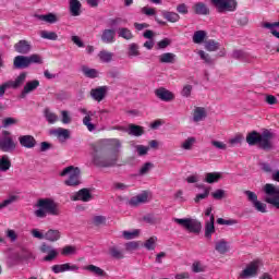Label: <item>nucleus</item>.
I'll return each mask as SVG.
<instances>
[{"instance_id":"nucleus-1","label":"nucleus","mask_w":279,"mask_h":279,"mask_svg":"<svg viewBox=\"0 0 279 279\" xmlns=\"http://www.w3.org/2000/svg\"><path fill=\"white\" fill-rule=\"evenodd\" d=\"M274 138H276V134L265 129L262 133L257 131L250 132L246 135V143L251 146L257 145L264 151H271L274 149Z\"/></svg>"},{"instance_id":"nucleus-2","label":"nucleus","mask_w":279,"mask_h":279,"mask_svg":"<svg viewBox=\"0 0 279 279\" xmlns=\"http://www.w3.org/2000/svg\"><path fill=\"white\" fill-rule=\"evenodd\" d=\"M119 160V154L114 153L111 155H106V148L101 146H94V165L102 169L117 167Z\"/></svg>"},{"instance_id":"nucleus-3","label":"nucleus","mask_w":279,"mask_h":279,"mask_svg":"<svg viewBox=\"0 0 279 279\" xmlns=\"http://www.w3.org/2000/svg\"><path fill=\"white\" fill-rule=\"evenodd\" d=\"M36 206L39 209L35 210V216H37L39 219H45L47 215H52L54 217L60 215L58 204L51 198H40Z\"/></svg>"},{"instance_id":"nucleus-4","label":"nucleus","mask_w":279,"mask_h":279,"mask_svg":"<svg viewBox=\"0 0 279 279\" xmlns=\"http://www.w3.org/2000/svg\"><path fill=\"white\" fill-rule=\"evenodd\" d=\"M59 175L61 178H66L68 179L64 181L65 186H80L82 182L80 181V177L82 175V170H80L78 167L74 166H69L64 168Z\"/></svg>"},{"instance_id":"nucleus-5","label":"nucleus","mask_w":279,"mask_h":279,"mask_svg":"<svg viewBox=\"0 0 279 279\" xmlns=\"http://www.w3.org/2000/svg\"><path fill=\"white\" fill-rule=\"evenodd\" d=\"M31 64H43V57L40 54L16 56L13 60L14 69H28Z\"/></svg>"},{"instance_id":"nucleus-6","label":"nucleus","mask_w":279,"mask_h":279,"mask_svg":"<svg viewBox=\"0 0 279 279\" xmlns=\"http://www.w3.org/2000/svg\"><path fill=\"white\" fill-rule=\"evenodd\" d=\"M174 223L181 226L186 232L191 234H199L202 232V222L193 218H174Z\"/></svg>"},{"instance_id":"nucleus-7","label":"nucleus","mask_w":279,"mask_h":279,"mask_svg":"<svg viewBox=\"0 0 279 279\" xmlns=\"http://www.w3.org/2000/svg\"><path fill=\"white\" fill-rule=\"evenodd\" d=\"M264 193L269 196L265 198V202L279 210V187L271 183H267L264 186Z\"/></svg>"},{"instance_id":"nucleus-8","label":"nucleus","mask_w":279,"mask_h":279,"mask_svg":"<svg viewBox=\"0 0 279 279\" xmlns=\"http://www.w3.org/2000/svg\"><path fill=\"white\" fill-rule=\"evenodd\" d=\"M260 270V260H253L239 274L238 279L256 278Z\"/></svg>"},{"instance_id":"nucleus-9","label":"nucleus","mask_w":279,"mask_h":279,"mask_svg":"<svg viewBox=\"0 0 279 279\" xmlns=\"http://www.w3.org/2000/svg\"><path fill=\"white\" fill-rule=\"evenodd\" d=\"M213 5H215L217 12L219 14H223L225 12H234L239 3L236 0H210Z\"/></svg>"},{"instance_id":"nucleus-10","label":"nucleus","mask_w":279,"mask_h":279,"mask_svg":"<svg viewBox=\"0 0 279 279\" xmlns=\"http://www.w3.org/2000/svg\"><path fill=\"white\" fill-rule=\"evenodd\" d=\"M96 147H102L105 151H108L109 149H112V154H119V150L121 149V140L119 138H110V140H102L99 142Z\"/></svg>"},{"instance_id":"nucleus-11","label":"nucleus","mask_w":279,"mask_h":279,"mask_svg":"<svg viewBox=\"0 0 279 279\" xmlns=\"http://www.w3.org/2000/svg\"><path fill=\"white\" fill-rule=\"evenodd\" d=\"M39 250L43 254H48L44 257L45 263H51L58 258V250L53 248L51 245L45 242L40 245Z\"/></svg>"},{"instance_id":"nucleus-12","label":"nucleus","mask_w":279,"mask_h":279,"mask_svg":"<svg viewBox=\"0 0 279 279\" xmlns=\"http://www.w3.org/2000/svg\"><path fill=\"white\" fill-rule=\"evenodd\" d=\"M82 114H85L83 118V125H86L88 132H95L97 130V125L93 124V116L95 112L93 111H87L86 108H81L78 109Z\"/></svg>"},{"instance_id":"nucleus-13","label":"nucleus","mask_w":279,"mask_h":279,"mask_svg":"<svg viewBox=\"0 0 279 279\" xmlns=\"http://www.w3.org/2000/svg\"><path fill=\"white\" fill-rule=\"evenodd\" d=\"M78 270H80V266L71 263L53 265L51 267V271H53V274H64V271H78Z\"/></svg>"},{"instance_id":"nucleus-14","label":"nucleus","mask_w":279,"mask_h":279,"mask_svg":"<svg viewBox=\"0 0 279 279\" xmlns=\"http://www.w3.org/2000/svg\"><path fill=\"white\" fill-rule=\"evenodd\" d=\"M155 95L161 101H173L175 99V95L173 94V92H171L165 87L157 88L155 90Z\"/></svg>"},{"instance_id":"nucleus-15","label":"nucleus","mask_w":279,"mask_h":279,"mask_svg":"<svg viewBox=\"0 0 279 279\" xmlns=\"http://www.w3.org/2000/svg\"><path fill=\"white\" fill-rule=\"evenodd\" d=\"M16 149V144L14 140L10 136H4L0 140V150L1 151H14Z\"/></svg>"},{"instance_id":"nucleus-16","label":"nucleus","mask_w":279,"mask_h":279,"mask_svg":"<svg viewBox=\"0 0 279 279\" xmlns=\"http://www.w3.org/2000/svg\"><path fill=\"white\" fill-rule=\"evenodd\" d=\"M14 49L16 53H21L22 56H27V53L32 51V44H29V41L25 39H22L14 45Z\"/></svg>"},{"instance_id":"nucleus-17","label":"nucleus","mask_w":279,"mask_h":279,"mask_svg":"<svg viewBox=\"0 0 279 279\" xmlns=\"http://www.w3.org/2000/svg\"><path fill=\"white\" fill-rule=\"evenodd\" d=\"M100 38L106 45H112L117 40V32L112 28H106L102 31Z\"/></svg>"},{"instance_id":"nucleus-18","label":"nucleus","mask_w":279,"mask_h":279,"mask_svg":"<svg viewBox=\"0 0 279 279\" xmlns=\"http://www.w3.org/2000/svg\"><path fill=\"white\" fill-rule=\"evenodd\" d=\"M20 145L26 149H34L36 147V138L32 135H22L19 137Z\"/></svg>"},{"instance_id":"nucleus-19","label":"nucleus","mask_w":279,"mask_h":279,"mask_svg":"<svg viewBox=\"0 0 279 279\" xmlns=\"http://www.w3.org/2000/svg\"><path fill=\"white\" fill-rule=\"evenodd\" d=\"M106 93H108V87L107 86H100L97 88H94L90 90V96L95 101H104L106 98Z\"/></svg>"},{"instance_id":"nucleus-20","label":"nucleus","mask_w":279,"mask_h":279,"mask_svg":"<svg viewBox=\"0 0 279 279\" xmlns=\"http://www.w3.org/2000/svg\"><path fill=\"white\" fill-rule=\"evenodd\" d=\"M9 258L11 260H14L15 263H21L22 260H29V258H32V252L27 250H22L21 253L15 252L11 254Z\"/></svg>"},{"instance_id":"nucleus-21","label":"nucleus","mask_w":279,"mask_h":279,"mask_svg":"<svg viewBox=\"0 0 279 279\" xmlns=\"http://www.w3.org/2000/svg\"><path fill=\"white\" fill-rule=\"evenodd\" d=\"M93 199V194H90L89 189H82L80 190L76 195L73 196V201L77 202H90Z\"/></svg>"},{"instance_id":"nucleus-22","label":"nucleus","mask_w":279,"mask_h":279,"mask_svg":"<svg viewBox=\"0 0 279 279\" xmlns=\"http://www.w3.org/2000/svg\"><path fill=\"white\" fill-rule=\"evenodd\" d=\"M40 86V82L38 80L31 81L26 83L24 86V89L21 93V98L25 99L26 95L32 93L33 90H36Z\"/></svg>"},{"instance_id":"nucleus-23","label":"nucleus","mask_w":279,"mask_h":279,"mask_svg":"<svg viewBox=\"0 0 279 279\" xmlns=\"http://www.w3.org/2000/svg\"><path fill=\"white\" fill-rule=\"evenodd\" d=\"M193 11L195 14L202 16H208L210 14V9L204 2H197L193 5Z\"/></svg>"},{"instance_id":"nucleus-24","label":"nucleus","mask_w":279,"mask_h":279,"mask_svg":"<svg viewBox=\"0 0 279 279\" xmlns=\"http://www.w3.org/2000/svg\"><path fill=\"white\" fill-rule=\"evenodd\" d=\"M215 234V215H211L209 221L205 223V238L213 239Z\"/></svg>"},{"instance_id":"nucleus-25","label":"nucleus","mask_w":279,"mask_h":279,"mask_svg":"<svg viewBox=\"0 0 279 279\" xmlns=\"http://www.w3.org/2000/svg\"><path fill=\"white\" fill-rule=\"evenodd\" d=\"M60 236H62V234L60 233V230H56V229H49L45 233V240L50 241V243H56V241H60Z\"/></svg>"},{"instance_id":"nucleus-26","label":"nucleus","mask_w":279,"mask_h":279,"mask_svg":"<svg viewBox=\"0 0 279 279\" xmlns=\"http://www.w3.org/2000/svg\"><path fill=\"white\" fill-rule=\"evenodd\" d=\"M223 175H221V172H207L205 174L204 182L207 184H215L221 180Z\"/></svg>"},{"instance_id":"nucleus-27","label":"nucleus","mask_w":279,"mask_h":279,"mask_svg":"<svg viewBox=\"0 0 279 279\" xmlns=\"http://www.w3.org/2000/svg\"><path fill=\"white\" fill-rule=\"evenodd\" d=\"M147 193L138 194L137 196H134L130 199L129 204L130 206H140V204H147L148 199Z\"/></svg>"},{"instance_id":"nucleus-28","label":"nucleus","mask_w":279,"mask_h":279,"mask_svg":"<svg viewBox=\"0 0 279 279\" xmlns=\"http://www.w3.org/2000/svg\"><path fill=\"white\" fill-rule=\"evenodd\" d=\"M70 12L72 16H80L82 14V2L80 0H70Z\"/></svg>"},{"instance_id":"nucleus-29","label":"nucleus","mask_w":279,"mask_h":279,"mask_svg":"<svg viewBox=\"0 0 279 279\" xmlns=\"http://www.w3.org/2000/svg\"><path fill=\"white\" fill-rule=\"evenodd\" d=\"M50 134H53L59 138V141H66L71 137V133L66 129L59 128L57 130L50 131Z\"/></svg>"},{"instance_id":"nucleus-30","label":"nucleus","mask_w":279,"mask_h":279,"mask_svg":"<svg viewBox=\"0 0 279 279\" xmlns=\"http://www.w3.org/2000/svg\"><path fill=\"white\" fill-rule=\"evenodd\" d=\"M27 77V74L25 72L21 73L15 81H9L10 88H21L23 84H25V78Z\"/></svg>"},{"instance_id":"nucleus-31","label":"nucleus","mask_w":279,"mask_h":279,"mask_svg":"<svg viewBox=\"0 0 279 279\" xmlns=\"http://www.w3.org/2000/svg\"><path fill=\"white\" fill-rule=\"evenodd\" d=\"M206 109L203 107H196L194 109V114H193V121L194 123H199V121H204L206 119Z\"/></svg>"},{"instance_id":"nucleus-32","label":"nucleus","mask_w":279,"mask_h":279,"mask_svg":"<svg viewBox=\"0 0 279 279\" xmlns=\"http://www.w3.org/2000/svg\"><path fill=\"white\" fill-rule=\"evenodd\" d=\"M197 54L199 56L201 60H203L204 64H206L207 66H214L215 59H213V57H210L208 52L204 50H198Z\"/></svg>"},{"instance_id":"nucleus-33","label":"nucleus","mask_w":279,"mask_h":279,"mask_svg":"<svg viewBox=\"0 0 279 279\" xmlns=\"http://www.w3.org/2000/svg\"><path fill=\"white\" fill-rule=\"evenodd\" d=\"M81 71L85 75V77H89V80H95V77H99V72L96 69L83 65L81 68Z\"/></svg>"},{"instance_id":"nucleus-34","label":"nucleus","mask_w":279,"mask_h":279,"mask_svg":"<svg viewBox=\"0 0 279 279\" xmlns=\"http://www.w3.org/2000/svg\"><path fill=\"white\" fill-rule=\"evenodd\" d=\"M109 254H110V257L116 258V260H121L125 258V255L123 254L121 248H119V246L109 247Z\"/></svg>"},{"instance_id":"nucleus-35","label":"nucleus","mask_w":279,"mask_h":279,"mask_svg":"<svg viewBox=\"0 0 279 279\" xmlns=\"http://www.w3.org/2000/svg\"><path fill=\"white\" fill-rule=\"evenodd\" d=\"M159 62H161L162 64H173V62H175V54H173L172 52L162 53L159 57Z\"/></svg>"},{"instance_id":"nucleus-36","label":"nucleus","mask_w":279,"mask_h":279,"mask_svg":"<svg viewBox=\"0 0 279 279\" xmlns=\"http://www.w3.org/2000/svg\"><path fill=\"white\" fill-rule=\"evenodd\" d=\"M204 47L206 51H219V48L221 47V45L214 39H209L205 41Z\"/></svg>"},{"instance_id":"nucleus-37","label":"nucleus","mask_w":279,"mask_h":279,"mask_svg":"<svg viewBox=\"0 0 279 279\" xmlns=\"http://www.w3.org/2000/svg\"><path fill=\"white\" fill-rule=\"evenodd\" d=\"M98 58L100 62H105V63L112 62V58H114V53L109 52L108 50H101L98 53Z\"/></svg>"},{"instance_id":"nucleus-38","label":"nucleus","mask_w":279,"mask_h":279,"mask_svg":"<svg viewBox=\"0 0 279 279\" xmlns=\"http://www.w3.org/2000/svg\"><path fill=\"white\" fill-rule=\"evenodd\" d=\"M129 134L131 136H143L144 134L143 126L136 125V124L129 125Z\"/></svg>"},{"instance_id":"nucleus-39","label":"nucleus","mask_w":279,"mask_h":279,"mask_svg":"<svg viewBox=\"0 0 279 279\" xmlns=\"http://www.w3.org/2000/svg\"><path fill=\"white\" fill-rule=\"evenodd\" d=\"M37 19L39 21H45V23H50V24L58 23V16L53 13H48L46 15H37Z\"/></svg>"},{"instance_id":"nucleus-40","label":"nucleus","mask_w":279,"mask_h":279,"mask_svg":"<svg viewBox=\"0 0 279 279\" xmlns=\"http://www.w3.org/2000/svg\"><path fill=\"white\" fill-rule=\"evenodd\" d=\"M118 36H120V38H124V40H132V38H134L132 31L125 27H121L118 29Z\"/></svg>"},{"instance_id":"nucleus-41","label":"nucleus","mask_w":279,"mask_h":279,"mask_svg":"<svg viewBox=\"0 0 279 279\" xmlns=\"http://www.w3.org/2000/svg\"><path fill=\"white\" fill-rule=\"evenodd\" d=\"M162 16L170 23H178V21H180V15L175 12L163 11Z\"/></svg>"},{"instance_id":"nucleus-42","label":"nucleus","mask_w":279,"mask_h":279,"mask_svg":"<svg viewBox=\"0 0 279 279\" xmlns=\"http://www.w3.org/2000/svg\"><path fill=\"white\" fill-rule=\"evenodd\" d=\"M10 167H12V161H10V157L2 156L0 159V171H9Z\"/></svg>"},{"instance_id":"nucleus-43","label":"nucleus","mask_w":279,"mask_h":279,"mask_svg":"<svg viewBox=\"0 0 279 279\" xmlns=\"http://www.w3.org/2000/svg\"><path fill=\"white\" fill-rule=\"evenodd\" d=\"M206 38V32L205 31H196L193 35V43L195 45H202Z\"/></svg>"},{"instance_id":"nucleus-44","label":"nucleus","mask_w":279,"mask_h":279,"mask_svg":"<svg viewBox=\"0 0 279 279\" xmlns=\"http://www.w3.org/2000/svg\"><path fill=\"white\" fill-rule=\"evenodd\" d=\"M158 242L157 236H150L148 240H146L143 244V247H145L148 251L156 250V243Z\"/></svg>"},{"instance_id":"nucleus-45","label":"nucleus","mask_w":279,"mask_h":279,"mask_svg":"<svg viewBox=\"0 0 279 279\" xmlns=\"http://www.w3.org/2000/svg\"><path fill=\"white\" fill-rule=\"evenodd\" d=\"M14 202H19V195H9L7 199L0 203V210H3V208H8V206L14 204Z\"/></svg>"},{"instance_id":"nucleus-46","label":"nucleus","mask_w":279,"mask_h":279,"mask_svg":"<svg viewBox=\"0 0 279 279\" xmlns=\"http://www.w3.org/2000/svg\"><path fill=\"white\" fill-rule=\"evenodd\" d=\"M14 202H19V195H9L7 199L0 203V210H3V208H8V206L14 204Z\"/></svg>"},{"instance_id":"nucleus-47","label":"nucleus","mask_w":279,"mask_h":279,"mask_svg":"<svg viewBox=\"0 0 279 279\" xmlns=\"http://www.w3.org/2000/svg\"><path fill=\"white\" fill-rule=\"evenodd\" d=\"M85 269L86 271H90V274H94V276H106V271H104V269L95 265H88L85 267Z\"/></svg>"},{"instance_id":"nucleus-48","label":"nucleus","mask_w":279,"mask_h":279,"mask_svg":"<svg viewBox=\"0 0 279 279\" xmlns=\"http://www.w3.org/2000/svg\"><path fill=\"white\" fill-rule=\"evenodd\" d=\"M215 250L219 254H226L228 252V242L226 240H220L216 243Z\"/></svg>"},{"instance_id":"nucleus-49","label":"nucleus","mask_w":279,"mask_h":279,"mask_svg":"<svg viewBox=\"0 0 279 279\" xmlns=\"http://www.w3.org/2000/svg\"><path fill=\"white\" fill-rule=\"evenodd\" d=\"M39 36L45 40H56L58 38V34H56V32L49 31H40Z\"/></svg>"},{"instance_id":"nucleus-50","label":"nucleus","mask_w":279,"mask_h":279,"mask_svg":"<svg viewBox=\"0 0 279 279\" xmlns=\"http://www.w3.org/2000/svg\"><path fill=\"white\" fill-rule=\"evenodd\" d=\"M61 254L62 256H71L73 254H77V247L73 245H66L63 247Z\"/></svg>"},{"instance_id":"nucleus-51","label":"nucleus","mask_w":279,"mask_h":279,"mask_svg":"<svg viewBox=\"0 0 279 279\" xmlns=\"http://www.w3.org/2000/svg\"><path fill=\"white\" fill-rule=\"evenodd\" d=\"M45 117L48 121V123H56V121H58V116L53 112H51V110L49 109H45Z\"/></svg>"},{"instance_id":"nucleus-52","label":"nucleus","mask_w":279,"mask_h":279,"mask_svg":"<svg viewBox=\"0 0 279 279\" xmlns=\"http://www.w3.org/2000/svg\"><path fill=\"white\" fill-rule=\"evenodd\" d=\"M210 195V187H205V191L203 194H197L196 197L194 198L195 204H199L202 199H206Z\"/></svg>"},{"instance_id":"nucleus-53","label":"nucleus","mask_w":279,"mask_h":279,"mask_svg":"<svg viewBox=\"0 0 279 279\" xmlns=\"http://www.w3.org/2000/svg\"><path fill=\"white\" fill-rule=\"evenodd\" d=\"M153 168H154V163L151 162L144 163L140 169V175H147V173H149V171H151Z\"/></svg>"},{"instance_id":"nucleus-54","label":"nucleus","mask_w":279,"mask_h":279,"mask_svg":"<svg viewBox=\"0 0 279 279\" xmlns=\"http://www.w3.org/2000/svg\"><path fill=\"white\" fill-rule=\"evenodd\" d=\"M253 206L255 207V210H257L258 213H267V204L265 203L256 201L255 203H253Z\"/></svg>"},{"instance_id":"nucleus-55","label":"nucleus","mask_w":279,"mask_h":279,"mask_svg":"<svg viewBox=\"0 0 279 279\" xmlns=\"http://www.w3.org/2000/svg\"><path fill=\"white\" fill-rule=\"evenodd\" d=\"M195 137H189L187 140H185L182 144V148L183 149H192L193 145H195Z\"/></svg>"},{"instance_id":"nucleus-56","label":"nucleus","mask_w":279,"mask_h":279,"mask_svg":"<svg viewBox=\"0 0 279 279\" xmlns=\"http://www.w3.org/2000/svg\"><path fill=\"white\" fill-rule=\"evenodd\" d=\"M232 58H234L235 60H245V58H247V53H245V51L243 50H234L232 53Z\"/></svg>"},{"instance_id":"nucleus-57","label":"nucleus","mask_w":279,"mask_h":279,"mask_svg":"<svg viewBox=\"0 0 279 279\" xmlns=\"http://www.w3.org/2000/svg\"><path fill=\"white\" fill-rule=\"evenodd\" d=\"M16 123H19V120L15 118H5L2 121V126L3 128H10V125H16Z\"/></svg>"},{"instance_id":"nucleus-58","label":"nucleus","mask_w":279,"mask_h":279,"mask_svg":"<svg viewBox=\"0 0 279 279\" xmlns=\"http://www.w3.org/2000/svg\"><path fill=\"white\" fill-rule=\"evenodd\" d=\"M7 239H10L11 243H14L16 239H19V234H16V231L12 229L7 230Z\"/></svg>"},{"instance_id":"nucleus-59","label":"nucleus","mask_w":279,"mask_h":279,"mask_svg":"<svg viewBox=\"0 0 279 279\" xmlns=\"http://www.w3.org/2000/svg\"><path fill=\"white\" fill-rule=\"evenodd\" d=\"M123 236L130 241L132 239H136V236H138V230H134V231H124L123 232Z\"/></svg>"},{"instance_id":"nucleus-60","label":"nucleus","mask_w":279,"mask_h":279,"mask_svg":"<svg viewBox=\"0 0 279 279\" xmlns=\"http://www.w3.org/2000/svg\"><path fill=\"white\" fill-rule=\"evenodd\" d=\"M244 193L246 194L248 202H251L252 204L258 202V195H256V193L252 191H245Z\"/></svg>"},{"instance_id":"nucleus-61","label":"nucleus","mask_w":279,"mask_h":279,"mask_svg":"<svg viewBox=\"0 0 279 279\" xmlns=\"http://www.w3.org/2000/svg\"><path fill=\"white\" fill-rule=\"evenodd\" d=\"M211 197H214V199H223V197H226V191L216 190L215 192L211 193Z\"/></svg>"},{"instance_id":"nucleus-62","label":"nucleus","mask_w":279,"mask_h":279,"mask_svg":"<svg viewBox=\"0 0 279 279\" xmlns=\"http://www.w3.org/2000/svg\"><path fill=\"white\" fill-rule=\"evenodd\" d=\"M129 56H141V52L138 51V45L136 44L130 45Z\"/></svg>"},{"instance_id":"nucleus-63","label":"nucleus","mask_w":279,"mask_h":279,"mask_svg":"<svg viewBox=\"0 0 279 279\" xmlns=\"http://www.w3.org/2000/svg\"><path fill=\"white\" fill-rule=\"evenodd\" d=\"M265 101L269 106H276V104H278V98H276L274 95H266Z\"/></svg>"},{"instance_id":"nucleus-64","label":"nucleus","mask_w":279,"mask_h":279,"mask_svg":"<svg viewBox=\"0 0 279 279\" xmlns=\"http://www.w3.org/2000/svg\"><path fill=\"white\" fill-rule=\"evenodd\" d=\"M126 252H134V250H138V242H129L125 244Z\"/></svg>"}]
</instances>
